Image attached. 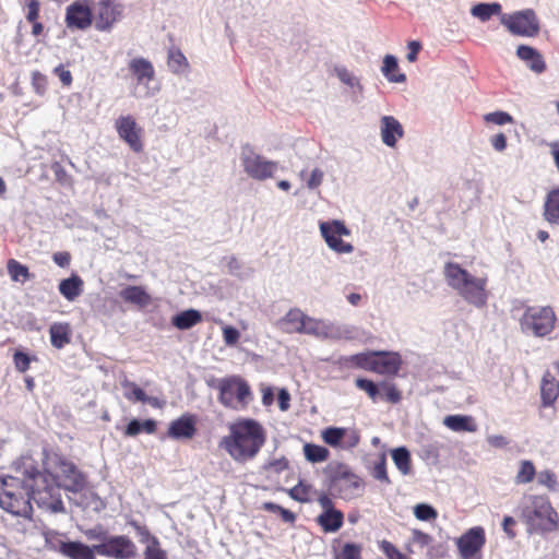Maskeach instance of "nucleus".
I'll use <instances>...</instances> for the list:
<instances>
[{
  "mask_svg": "<svg viewBox=\"0 0 559 559\" xmlns=\"http://www.w3.org/2000/svg\"><path fill=\"white\" fill-rule=\"evenodd\" d=\"M44 471L32 467L29 478L34 486V500L38 507L53 513L63 512L64 506L60 489L79 492L85 485L84 474L66 456L57 452H45Z\"/></svg>",
  "mask_w": 559,
  "mask_h": 559,
  "instance_id": "1",
  "label": "nucleus"
},
{
  "mask_svg": "<svg viewBox=\"0 0 559 559\" xmlns=\"http://www.w3.org/2000/svg\"><path fill=\"white\" fill-rule=\"evenodd\" d=\"M266 441L263 426L252 418H239L228 426V435L224 436L219 447L238 463L253 460Z\"/></svg>",
  "mask_w": 559,
  "mask_h": 559,
  "instance_id": "2",
  "label": "nucleus"
},
{
  "mask_svg": "<svg viewBox=\"0 0 559 559\" xmlns=\"http://www.w3.org/2000/svg\"><path fill=\"white\" fill-rule=\"evenodd\" d=\"M32 469L25 471V478L14 476L0 477V508L17 518L32 520L34 499Z\"/></svg>",
  "mask_w": 559,
  "mask_h": 559,
  "instance_id": "3",
  "label": "nucleus"
},
{
  "mask_svg": "<svg viewBox=\"0 0 559 559\" xmlns=\"http://www.w3.org/2000/svg\"><path fill=\"white\" fill-rule=\"evenodd\" d=\"M443 274L450 287L467 302L483 307L487 302V277H476L463 269L459 263L448 262Z\"/></svg>",
  "mask_w": 559,
  "mask_h": 559,
  "instance_id": "4",
  "label": "nucleus"
},
{
  "mask_svg": "<svg viewBox=\"0 0 559 559\" xmlns=\"http://www.w3.org/2000/svg\"><path fill=\"white\" fill-rule=\"evenodd\" d=\"M521 520L528 534H545L559 527V516L545 496H531L521 509Z\"/></svg>",
  "mask_w": 559,
  "mask_h": 559,
  "instance_id": "5",
  "label": "nucleus"
},
{
  "mask_svg": "<svg viewBox=\"0 0 559 559\" xmlns=\"http://www.w3.org/2000/svg\"><path fill=\"white\" fill-rule=\"evenodd\" d=\"M207 385L217 391V401L227 409L241 412L247 409L253 401L250 384L240 376L211 379Z\"/></svg>",
  "mask_w": 559,
  "mask_h": 559,
  "instance_id": "6",
  "label": "nucleus"
},
{
  "mask_svg": "<svg viewBox=\"0 0 559 559\" xmlns=\"http://www.w3.org/2000/svg\"><path fill=\"white\" fill-rule=\"evenodd\" d=\"M557 316L550 306L527 307L519 323L523 333L536 337L548 336L556 326Z\"/></svg>",
  "mask_w": 559,
  "mask_h": 559,
  "instance_id": "7",
  "label": "nucleus"
},
{
  "mask_svg": "<svg viewBox=\"0 0 559 559\" xmlns=\"http://www.w3.org/2000/svg\"><path fill=\"white\" fill-rule=\"evenodd\" d=\"M241 164L245 173L250 178L259 181L273 178L278 168L277 162L266 159L255 153L250 145L242 147Z\"/></svg>",
  "mask_w": 559,
  "mask_h": 559,
  "instance_id": "8",
  "label": "nucleus"
},
{
  "mask_svg": "<svg viewBox=\"0 0 559 559\" xmlns=\"http://www.w3.org/2000/svg\"><path fill=\"white\" fill-rule=\"evenodd\" d=\"M278 325L285 333L318 335L323 326L320 320L308 317L300 309H290L280 321Z\"/></svg>",
  "mask_w": 559,
  "mask_h": 559,
  "instance_id": "9",
  "label": "nucleus"
},
{
  "mask_svg": "<svg viewBox=\"0 0 559 559\" xmlns=\"http://www.w3.org/2000/svg\"><path fill=\"white\" fill-rule=\"evenodd\" d=\"M333 487L342 499L350 500L361 495L365 481L353 473L348 466L340 465L332 478Z\"/></svg>",
  "mask_w": 559,
  "mask_h": 559,
  "instance_id": "10",
  "label": "nucleus"
},
{
  "mask_svg": "<svg viewBox=\"0 0 559 559\" xmlns=\"http://www.w3.org/2000/svg\"><path fill=\"white\" fill-rule=\"evenodd\" d=\"M501 22L513 35L532 37L539 31L538 21L532 10L503 15Z\"/></svg>",
  "mask_w": 559,
  "mask_h": 559,
  "instance_id": "11",
  "label": "nucleus"
},
{
  "mask_svg": "<svg viewBox=\"0 0 559 559\" xmlns=\"http://www.w3.org/2000/svg\"><path fill=\"white\" fill-rule=\"evenodd\" d=\"M320 231L330 249L337 253H350L354 247L341 239L342 236H349L350 230L341 221L320 223Z\"/></svg>",
  "mask_w": 559,
  "mask_h": 559,
  "instance_id": "12",
  "label": "nucleus"
},
{
  "mask_svg": "<svg viewBox=\"0 0 559 559\" xmlns=\"http://www.w3.org/2000/svg\"><path fill=\"white\" fill-rule=\"evenodd\" d=\"M93 22L91 0H75L67 7L64 23L69 29L85 31Z\"/></svg>",
  "mask_w": 559,
  "mask_h": 559,
  "instance_id": "13",
  "label": "nucleus"
},
{
  "mask_svg": "<svg viewBox=\"0 0 559 559\" xmlns=\"http://www.w3.org/2000/svg\"><path fill=\"white\" fill-rule=\"evenodd\" d=\"M134 543L124 535L111 536L104 543L95 545L96 554L114 559H130L135 556Z\"/></svg>",
  "mask_w": 559,
  "mask_h": 559,
  "instance_id": "14",
  "label": "nucleus"
},
{
  "mask_svg": "<svg viewBox=\"0 0 559 559\" xmlns=\"http://www.w3.org/2000/svg\"><path fill=\"white\" fill-rule=\"evenodd\" d=\"M485 544L486 533L481 526L468 528L456 539V546L462 559H473L481 551Z\"/></svg>",
  "mask_w": 559,
  "mask_h": 559,
  "instance_id": "15",
  "label": "nucleus"
},
{
  "mask_svg": "<svg viewBox=\"0 0 559 559\" xmlns=\"http://www.w3.org/2000/svg\"><path fill=\"white\" fill-rule=\"evenodd\" d=\"M115 127L120 139L123 140L133 152L140 153L143 151V129L136 123L132 116L119 117L116 120Z\"/></svg>",
  "mask_w": 559,
  "mask_h": 559,
  "instance_id": "16",
  "label": "nucleus"
},
{
  "mask_svg": "<svg viewBox=\"0 0 559 559\" xmlns=\"http://www.w3.org/2000/svg\"><path fill=\"white\" fill-rule=\"evenodd\" d=\"M123 8L114 0H102L97 3L94 14L96 29L100 32L110 31L122 17Z\"/></svg>",
  "mask_w": 559,
  "mask_h": 559,
  "instance_id": "17",
  "label": "nucleus"
},
{
  "mask_svg": "<svg viewBox=\"0 0 559 559\" xmlns=\"http://www.w3.org/2000/svg\"><path fill=\"white\" fill-rule=\"evenodd\" d=\"M197 416L186 413L169 424L167 437L174 440L192 439L197 433Z\"/></svg>",
  "mask_w": 559,
  "mask_h": 559,
  "instance_id": "18",
  "label": "nucleus"
},
{
  "mask_svg": "<svg viewBox=\"0 0 559 559\" xmlns=\"http://www.w3.org/2000/svg\"><path fill=\"white\" fill-rule=\"evenodd\" d=\"M402 367V359L397 353L374 352L371 372L393 377L396 376Z\"/></svg>",
  "mask_w": 559,
  "mask_h": 559,
  "instance_id": "19",
  "label": "nucleus"
},
{
  "mask_svg": "<svg viewBox=\"0 0 559 559\" xmlns=\"http://www.w3.org/2000/svg\"><path fill=\"white\" fill-rule=\"evenodd\" d=\"M404 136V129L400 121L393 116L381 118V139L389 147H395L397 141Z\"/></svg>",
  "mask_w": 559,
  "mask_h": 559,
  "instance_id": "20",
  "label": "nucleus"
},
{
  "mask_svg": "<svg viewBox=\"0 0 559 559\" xmlns=\"http://www.w3.org/2000/svg\"><path fill=\"white\" fill-rule=\"evenodd\" d=\"M21 3L25 20L32 25L31 34L38 38L45 32V26L40 21L41 3L39 0H21Z\"/></svg>",
  "mask_w": 559,
  "mask_h": 559,
  "instance_id": "21",
  "label": "nucleus"
},
{
  "mask_svg": "<svg viewBox=\"0 0 559 559\" xmlns=\"http://www.w3.org/2000/svg\"><path fill=\"white\" fill-rule=\"evenodd\" d=\"M559 396V381L549 371H545L540 380V402L543 407L552 406Z\"/></svg>",
  "mask_w": 559,
  "mask_h": 559,
  "instance_id": "22",
  "label": "nucleus"
},
{
  "mask_svg": "<svg viewBox=\"0 0 559 559\" xmlns=\"http://www.w3.org/2000/svg\"><path fill=\"white\" fill-rule=\"evenodd\" d=\"M59 552L69 559H95V545L90 547L81 542H61Z\"/></svg>",
  "mask_w": 559,
  "mask_h": 559,
  "instance_id": "23",
  "label": "nucleus"
},
{
  "mask_svg": "<svg viewBox=\"0 0 559 559\" xmlns=\"http://www.w3.org/2000/svg\"><path fill=\"white\" fill-rule=\"evenodd\" d=\"M51 346L62 349L72 341V328L69 322H55L49 326Z\"/></svg>",
  "mask_w": 559,
  "mask_h": 559,
  "instance_id": "24",
  "label": "nucleus"
},
{
  "mask_svg": "<svg viewBox=\"0 0 559 559\" xmlns=\"http://www.w3.org/2000/svg\"><path fill=\"white\" fill-rule=\"evenodd\" d=\"M317 523L324 533H335L340 531L344 524V513L335 508L322 511L317 518Z\"/></svg>",
  "mask_w": 559,
  "mask_h": 559,
  "instance_id": "25",
  "label": "nucleus"
},
{
  "mask_svg": "<svg viewBox=\"0 0 559 559\" xmlns=\"http://www.w3.org/2000/svg\"><path fill=\"white\" fill-rule=\"evenodd\" d=\"M543 216L550 225H559V188H554L546 194Z\"/></svg>",
  "mask_w": 559,
  "mask_h": 559,
  "instance_id": "26",
  "label": "nucleus"
},
{
  "mask_svg": "<svg viewBox=\"0 0 559 559\" xmlns=\"http://www.w3.org/2000/svg\"><path fill=\"white\" fill-rule=\"evenodd\" d=\"M129 70L135 76L139 84L147 83L155 76L153 64L144 58L132 59L129 62Z\"/></svg>",
  "mask_w": 559,
  "mask_h": 559,
  "instance_id": "27",
  "label": "nucleus"
},
{
  "mask_svg": "<svg viewBox=\"0 0 559 559\" xmlns=\"http://www.w3.org/2000/svg\"><path fill=\"white\" fill-rule=\"evenodd\" d=\"M333 559H361L362 546L357 543H341L334 539L332 544Z\"/></svg>",
  "mask_w": 559,
  "mask_h": 559,
  "instance_id": "28",
  "label": "nucleus"
},
{
  "mask_svg": "<svg viewBox=\"0 0 559 559\" xmlns=\"http://www.w3.org/2000/svg\"><path fill=\"white\" fill-rule=\"evenodd\" d=\"M516 55L520 59L526 61L528 68L534 72L542 73L545 71V61L542 55L533 47L520 45L516 49Z\"/></svg>",
  "mask_w": 559,
  "mask_h": 559,
  "instance_id": "29",
  "label": "nucleus"
},
{
  "mask_svg": "<svg viewBox=\"0 0 559 559\" xmlns=\"http://www.w3.org/2000/svg\"><path fill=\"white\" fill-rule=\"evenodd\" d=\"M120 297L124 302L146 307L151 302V296L142 286H127L120 292Z\"/></svg>",
  "mask_w": 559,
  "mask_h": 559,
  "instance_id": "30",
  "label": "nucleus"
},
{
  "mask_svg": "<svg viewBox=\"0 0 559 559\" xmlns=\"http://www.w3.org/2000/svg\"><path fill=\"white\" fill-rule=\"evenodd\" d=\"M443 424L452 431L462 432H475L477 425L474 419L467 415H449L444 417Z\"/></svg>",
  "mask_w": 559,
  "mask_h": 559,
  "instance_id": "31",
  "label": "nucleus"
},
{
  "mask_svg": "<svg viewBox=\"0 0 559 559\" xmlns=\"http://www.w3.org/2000/svg\"><path fill=\"white\" fill-rule=\"evenodd\" d=\"M83 280L76 275L73 274L71 277L62 280L59 283V292L60 294L69 301H73L75 298H78L82 292H83Z\"/></svg>",
  "mask_w": 559,
  "mask_h": 559,
  "instance_id": "32",
  "label": "nucleus"
},
{
  "mask_svg": "<svg viewBox=\"0 0 559 559\" xmlns=\"http://www.w3.org/2000/svg\"><path fill=\"white\" fill-rule=\"evenodd\" d=\"M202 322V314L195 309H188L176 314L171 323L179 330H188Z\"/></svg>",
  "mask_w": 559,
  "mask_h": 559,
  "instance_id": "33",
  "label": "nucleus"
},
{
  "mask_svg": "<svg viewBox=\"0 0 559 559\" xmlns=\"http://www.w3.org/2000/svg\"><path fill=\"white\" fill-rule=\"evenodd\" d=\"M157 430V423L154 419H145L140 421L132 419L124 429L126 437H135L142 432L153 435Z\"/></svg>",
  "mask_w": 559,
  "mask_h": 559,
  "instance_id": "34",
  "label": "nucleus"
},
{
  "mask_svg": "<svg viewBox=\"0 0 559 559\" xmlns=\"http://www.w3.org/2000/svg\"><path fill=\"white\" fill-rule=\"evenodd\" d=\"M382 72L390 82L402 83L406 80L405 74L399 73L397 60L392 55L384 57Z\"/></svg>",
  "mask_w": 559,
  "mask_h": 559,
  "instance_id": "35",
  "label": "nucleus"
},
{
  "mask_svg": "<svg viewBox=\"0 0 559 559\" xmlns=\"http://www.w3.org/2000/svg\"><path fill=\"white\" fill-rule=\"evenodd\" d=\"M167 66L173 73L180 74L188 70L189 62L180 49L171 48L168 51Z\"/></svg>",
  "mask_w": 559,
  "mask_h": 559,
  "instance_id": "36",
  "label": "nucleus"
},
{
  "mask_svg": "<svg viewBox=\"0 0 559 559\" xmlns=\"http://www.w3.org/2000/svg\"><path fill=\"white\" fill-rule=\"evenodd\" d=\"M392 460L396 468L403 474L408 475L412 469L411 453L405 447L392 450Z\"/></svg>",
  "mask_w": 559,
  "mask_h": 559,
  "instance_id": "37",
  "label": "nucleus"
},
{
  "mask_svg": "<svg viewBox=\"0 0 559 559\" xmlns=\"http://www.w3.org/2000/svg\"><path fill=\"white\" fill-rule=\"evenodd\" d=\"M304 454L307 461L311 463H321L328 460L330 452L322 445L306 443L304 445Z\"/></svg>",
  "mask_w": 559,
  "mask_h": 559,
  "instance_id": "38",
  "label": "nucleus"
},
{
  "mask_svg": "<svg viewBox=\"0 0 559 559\" xmlns=\"http://www.w3.org/2000/svg\"><path fill=\"white\" fill-rule=\"evenodd\" d=\"M472 14L485 22L488 21L492 15L500 14L501 5L499 3H478L472 8Z\"/></svg>",
  "mask_w": 559,
  "mask_h": 559,
  "instance_id": "39",
  "label": "nucleus"
},
{
  "mask_svg": "<svg viewBox=\"0 0 559 559\" xmlns=\"http://www.w3.org/2000/svg\"><path fill=\"white\" fill-rule=\"evenodd\" d=\"M536 476V468L532 461L523 460L520 462L519 471L515 475V483L524 485L533 481Z\"/></svg>",
  "mask_w": 559,
  "mask_h": 559,
  "instance_id": "40",
  "label": "nucleus"
},
{
  "mask_svg": "<svg viewBox=\"0 0 559 559\" xmlns=\"http://www.w3.org/2000/svg\"><path fill=\"white\" fill-rule=\"evenodd\" d=\"M373 357H374V352H366V353H359V354L352 355L346 359V361L353 367L364 369L366 371L371 372Z\"/></svg>",
  "mask_w": 559,
  "mask_h": 559,
  "instance_id": "41",
  "label": "nucleus"
},
{
  "mask_svg": "<svg viewBox=\"0 0 559 559\" xmlns=\"http://www.w3.org/2000/svg\"><path fill=\"white\" fill-rule=\"evenodd\" d=\"M378 548L386 557V559H412L411 554L401 551L392 542L381 539L377 542Z\"/></svg>",
  "mask_w": 559,
  "mask_h": 559,
  "instance_id": "42",
  "label": "nucleus"
},
{
  "mask_svg": "<svg viewBox=\"0 0 559 559\" xmlns=\"http://www.w3.org/2000/svg\"><path fill=\"white\" fill-rule=\"evenodd\" d=\"M380 397L388 403L397 404L402 400V393L394 383L381 381Z\"/></svg>",
  "mask_w": 559,
  "mask_h": 559,
  "instance_id": "43",
  "label": "nucleus"
},
{
  "mask_svg": "<svg viewBox=\"0 0 559 559\" xmlns=\"http://www.w3.org/2000/svg\"><path fill=\"white\" fill-rule=\"evenodd\" d=\"M312 486L300 480L296 486L288 490V495L292 499L305 503L311 500Z\"/></svg>",
  "mask_w": 559,
  "mask_h": 559,
  "instance_id": "44",
  "label": "nucleus"
},
{
  "mask_svg": "<svg viewBox=\"0 0 559 559\" xmlns=\"http://www.w3.org/2000/svg\"><path fill=\"white\" fill-rule=\"evenodd\" d=\"M8 273L12 281H27L31 276L28 267L26 265H23L19 261L14 259H10L7 263Z\"/></svg>",
  "mask_w": 559,
  "mask_h": 559,
  "instance_id": "45",
  "label": "nucleus"
},
{
  "mask_svg": "<svg viewBox=\"0 0 559 559\" xmlns=\"http://www.w3.org/2000/svg\"><path fill=\"white\" fill-rule=\"evenodd\" d=\"M345 435V428L328 427L322 431L323 441L332 448H340Z\"/></svg>",
  "mask_w": 559,
  "mask_h": 559,
  "instance_id": "46",
  "label": "nucleus"
},
{
  "mask_svg": "<svg viewBox=\"0 0 559 559\" xmlns=\"http://www.w3.org/2000/svg\"><path fill=\"white\" fill-rule=\"evenodd\" d=\"M355 385L359 390L366 392L372 402H377L380 399V383L377 384L369 379L357 378L355 380Z\"/></svg>",
  "mask_w": 559,
  "mask_h": 559,
  "instance_id": "47",
  "label": "nucleus"
},
{
  "mask_svg": "<svg viewBox=\"0 0 559 559\" xmlns=\"http://www.w3.org/2000/svg\"><path fill=\"white\" fill-rule=\"evenodd\" d=\"M432 536L420 531V530H417V528H414L412 530V537H411V540L408 544H406L405 546V549L408 554H413L414 550L412 549L411 545L412 544H415V545H418L419 547H427L428 545H430L432 543Z\"/></svg>",
  "mask_w": 559,
  "mask_h": 559,
  "instance_id": "48",
  "label": "nucleus"
},
{
  "mask_svg": "<svg viewBox=\"0 0 559 559\" xmlns=\"http://www.w3.org/2000/svg\"><path fill=\"white\" fill-rule=\"evenodd\" d=\"M371 475L385 484H390V478L386 472V456L385 453H380L378 460L373 463Z\"/></svg>",
  "mask_w": 559,
  "mask_h": 559,
  "instance_id": "49",
  "label": "nucleus"
},
{
  "mask_svg": "<svg viewBox=\"0 0 559 559\" xmlns=\"http://www.w3.org/2000/svg\"><path fill=\"white\" fill-rule=\"evenodd\" d=\"M122 386L127 389L124 397L130 402H142L146 400L145 392L134 382L124 381Z\"/></svg>",
  "mask_w": 559,
  "mask_h": 559,
  "instance_id": "50",
  "label": "nucleus"
},
{
  "mask_svg": "<svg viewBox=\"0 0 559 559\" xmlns=\"http://www.w3.org/2000/svg\"><path fill=\"white\" fill-rule=\"evenodd\" d=\"M537 483L546 487L549 491L558 490L557 476L552 471L545 469L537 474Z\"/></svg>",
  "mask_w": 559,
  "mask_h": 559,
  "instance_id": "51",
  "label": "nucleus"
},
{
  "mask_svg": "<svg viewBox=\"0 0 559 559\" xmlns=\"http://www.w3.org/2000/svg\"><path fill=\"white\" fill-rule=\"evenodd\" d=\"M414 515L419 521H432L438 516L435 508L426 503H419L414 507Z\"/></svg>",
  "mask_w": 559,
  "mask_h": 559,
  "instance_id": "52",
  "label": "nucleus"
},
{
  "mask_svg": "<svg viewBox=\"0 0 559 559\" xmlns=\"http://www.w3.org/2000/svg\"><path fill=\"white\" fill-rule=\"evenodd\" d=\"M360 442V435L356 429L345 428V435L342 439V448L353 449Z\"/></svg>",
  "mask_w": 559,
  "mask_h": 559,
  "instance_id": "53",
  "label": "nucleus"
},
{
  "mask_svg": "<svg viewBox=\"0 0 559 559\" xmlns=\"http://www.w3.org/2000/svg\"><path fill=\"white\" fill-rule=\"evenodd\" d=\"M486 122H491L498 126L513 122L512 116L504 111L489 112L484 116Z\"/></svg>",
  "mask_w": 559,
  "mask_h": 559,
  "instance_id": "54",
  "label": "nucleus"
},
{
  "mask_svg": "<svg viewBox=\"0 0 559 559\" xmlns=\"http://www.w3.org/2000/svg\"><path fill=\"white\" fill-rule=\"evenodd\" d=\"M32 85L37 94L43 95L47 90L48 79L41 72L34 71L32 73Z\"/></svg>",
  "mask_w": 559,
  "mask_h": 559,
  "instance_id": "55",
  "label": "nucleus"
},
{
  "mask_svg": "<svg viewBox=\"0 0 559 559\" xmlns=\"http://www.w3.org/2000/svg\"><path fill=\"white\" fill-rule=\"evenodd\" d=\"M31 361V357L21 350H16L13 355L14 366L20 372L27 371L29 369Z\"/></svg>",
  "mask_w": 559,
  "mask_h": 559,
  "instance_id": "56",
  "label": "nucleus"
},
{
  "mask_svg": "<svg viewBox=\"0 0 559 559\" xmlns=\"http://www.w3.org/2000/svg\"><path fill=\"white\" fill-rule=\"evenodd\" d=\"M288 466H289L288 460L283 456V457H280V459H275V460L269 461L264 465V469L266 472H271V473H274V474H280L283 471L287 469Z\"/></svg>",
  "mask_w": 559,
  "mask_h": 559,
  "instance_id": "57",
  "label": "nucleus"
},
{
  "mask_svg": "<svg viewBox=\"0 0 559 559\" xmlns=\"http://www.w3.org/2000/svg\"><path fill=\"white\" fill-rule=\"evenodd\" d=\"M223 338L226 345L234 346L238 343L240 333L236 328L226 325L223 328Z\"/></svg>",
  "mask_w": 559,
  "mask_h": 559,
  "instance_id": "58",
  "label": "nucleus"
},
{
  "mask_svg": "<svg viewBox=\"0 0 559 559\" xmlns=\"http://www.w3.org/2000/svg\"><path fill=\"white\" fill-rule=\"evenodd\" d=\"M53 74H56L59 78L62 85L66 87H69L73 82L71 72L68 69H66V67L63 64L57 66L53 69Z\"/></svg>",
  "mask_w": 559,
  "mask_h": 559,
  "instance_id": "59",
  "label": "nucleus"
},
{
  "mask_svg": "<svg viewBox=\"0 0 559 559\" xmlns=\"http://www.w3.org/2000/svg\"><path fill=\"white\" fill-rule=\"evenodd\" d=\"M322 180H323V171L319 168H314L311 171V175L307 181V187L309 189H316L322 183Z\"/></svg>",
  "mask_w": 559,
  "mask_h": 559,
  "instance_id": "60",
  "label": "nucleus"
},
{
  "mask_svg": "<svg viewBox=\"0 0 559 559\" xmlns=\"http://www.w3.org/2000/svg\"><path fill=\"white\" fill-rule=\"evenodd\" d=\"M53 262L60 267H68L71 263V254L68 251H59L52 255Z\"/></svg>",
  "mask_w": 559,
  "mask_h": 559,
  "instance_id": "61",
  "label": "nucleus"
},
{
  "mask_svg": "<svg viewBox=\"0 0 559 559\" xmlns=\"http://www.w3.org/2000/svg\"><path fill=\"white\" fill-rule=\"evenodd\" d=\"M278 407L286 412L290 407V394L286 389H281L277 393Z\"/></svg>",
  "mask_w": 559,
  "mask_h": 559,
  "instance_id": "62",
  "label": "nucleus"
},
{
  "mask_svg": "<svg viewBox=\"0 0 559 559\" xmlns=\"http://www.w3.org/2000/svg\"><path fill=\"white\" fill-rule=\"evenodd\" d=\"M515 520L512 516H504L502 521V528L504 533L508 535L509 538H514L516 536L515 531L513 527L515 526Z\"/></svg>",
  "mask_w": 559,
  "mask_h": 559,
  "instance_id": "63",
  "label": "nucleus"
},
{
  "mask_svg": "<svg viewBox=\"0 0 559 559\" xmlns=\"http://www.w3.org/2000/svg\"><path fill=\"white\" fill-rule=\"evenodd\" d=\"M407 48H408V52L406 56L407 60L409 62H415L417 60V55L421 49L420 43L416 41V40H412L408 43Z\"/></svg>",
  "mask_w": 559,
  "mask_h": 559,
  "instance_id": "64",
  "label": "nucleus"
}]
</instances>
